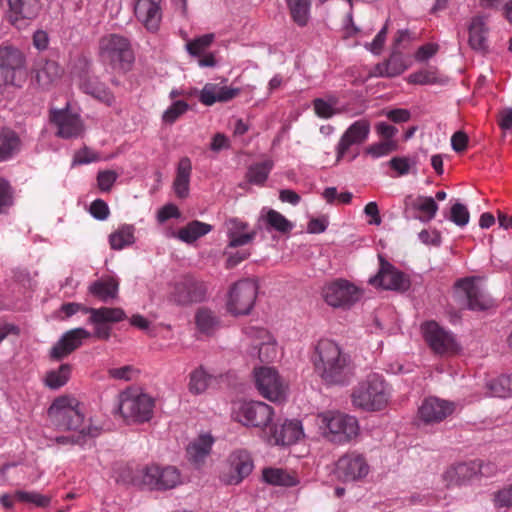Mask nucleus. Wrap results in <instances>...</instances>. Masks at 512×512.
Wrapping results in <instances>:
<instances>
[{"label":"nucleus","instance_id":"obj_1","mask_svg":"<svg viewBox=\"0 0 512 512\" xmlns=\"http://www.w3.org/2000/svg\"><path fill=\"white\" fill-rule=\"evenodd\" d=\"M315 373L327 386H346L353 376L352 359L337 342L320 339L311 357Z\"/></svg>","mask_w":512,"mask_h":512},{"label":"nucleus","instance_id":"obj_2","mask_svg":"<svg viewBox=\"0 0 512 512\" xmlns=\"http://www.w3.org/2000/svg\"><path fill=\"white\" fill-rule=\"evenodd\" d=\"M47 415L57 430L78 431V435H83V445L87 436L94 438L100 434L99 427L83 425V405L75 397L62 395L55 398L47 409Z\"/></svg>","mask_w":512,"mask_h":512},{"label":"nucleus","instance_id":"obj_3","mask_svg":"<svg viewBox=\"0 0 512 512\" xmlns=\"http://www.w3.org/2000/svg\"><path fill=\"white\" fill-rule=\"evenodd\" d=\"M132 484L140 491L164 493L182 484V474L172 465L150 464L134 473Z\"/></svg>","mask_w":512,"mask_h":512},{"label":"nucleus","instance_id":"obj_4","mask_svg":"<svg viewBox=\"0 0 512 512\" xmlns=\"http://www.w3.org/2000/svg\"><path fill=\"white\" fill-rule=\"evenodd\" d=\"M60 311L70 318L78 312L89 314L88 323L94 326L93 336L108 340L111 336V326L109 324L119 323L127 318L125 311L120 307H87L76 302L64 303Z\"/></svg>","mask_w":512,"mask_h":512},{"label":"nucleus","instance_id":"obj_5","mask_svg":"<svg viewBox=\"0 0 512 512\" xmlns=\"http://www.w3.org/2000/svg\"><path fill=\"white\" fill-rule=\"evenodd\" d=\"M391 386L378 373H370L358 383L352 392V403L365 411H380L391 398Z\"/></svg>","mask_w":512,"mask_h":512},{"label":"nucleus","instance_id":"obj_6","mask_svg":"<svg viewBox=\"0 0 512 512\" xmlns=\"http://www.w3.org/2000/svg\"><path fill=\"white\" fill-rule=\"evenodd\" d=\"M98 58L113 70L130 71L135 62L131 40L117 33L104 35L99 40Z\"/></svg>","mask_w":512,"mask_h":512},{"label":"nucleus","instance_id":"obj_7","mask_svg":"<svg viewBox=\"0 0 512 512\" xmlns=\"http://www.w3.org/2000/svg\"><path fill=\"white\" fill-rule=\"evenodd\" d=\"M155 400L140 388L129 387L120 392L118 409L127 424H144L154 414Z\"/></svg>","mask_w":512,"mask_h":512},{"label":"nucleus","instance_id":"obj_8","mask_svg":"<svg viewBox=\"0 0 512 512\" xmlns=\"http://www.w3.org/2000/svg\"><path fill=\"white\" fill-rule=\"evenodd\" d=\"M320 428L325 438L335 444H346L360 433L357 418L338 411H326L319 415Z\"/></svg>","mask_w":512,"mask_h":512},{"label":"nucleus","instance_id":"obj_9","mask_svg":"<svg viewBox=\"0 0 512 512\" xmlns=\"http://www.w3.org/2000/svg\"><path fill=\"white\" fill-rule=\"evenodd\" d=\"M168 289L167 300L176 306L186 307L207 299V284L190 273L170 282Z\"/></svg>","mask_w":512,"mask_h":512},{"label":"nucleus","instance_id":"obj_10","mask_svg":"<svg viewBox=\"0 0 512 512\" xmlns=\"http://www.w3.org/2000/svg\"><path fill=\"white\" fill-rule=\"evenodd\" d=\"M75 70L79 78V88L83 93L109 107L115 103V96L111 89L92 73L91 58L85 55L79 56L75 62Z\"/></svg>","mask_w":512,"mask_h":512},{"label":"nucleus","instance_id":"obj_11","mask_svg":"<svg viewBox=\"0 0 512 512\" xmlns=\"http://www.w3.org/2000/svg\"><path fill=\"white\" fill-rule=\"evenodd\" d=\"M256 280L245 278L231 285L228 291L226 309L233 316L249 315L258 296Z\"/></svg>","mask_w":512,"mask_h":512},{"label":"nucleus","instance_id":"obj_12","mask_svg":"<svg viewBox=\"0 0 512 512\" xmlns=\"http://www.w3.org/2000/svg\"><path fill=\"white\" fill-rule=\"evenodd\" d=\"M25 56L11 45L0 46V86L21 87L26 79Z\"/></svg>","mask_w":512,"mask_h":512},{"label":"nucleus","instance_id":"obj_13","mask_svg":"<svg viewBox=\"0 0 512 512\" xmlns=\"http://www.w3.org/2000/svg\"><path fill=\"white\" fill-rule=\"evenodd\" d=\"M421 332L428 347L436 355L455 354L461 350L456 335L434 320L422 323Z\"/></svg>","mask_w":512,"mask_h":512},{"label":"nucleus","instance_id":"obj_14","mask_svg":"<svg viewBox=\"0 0 512 512\" xmlns=\"http://www.w3.org/2000/svg\"><path fill=\"white\" fill-rule=\"evenodd\" d=\"M325 303L333 308L350 309L362 297V291L350 281L339 278L327 283L321 293Z\"/></svg>","mask_w":512,"mask_h":512},{"label":"nucleus","instance_id":"obj_15","mask_svg":"<svg viewBox=\"0 0 512 512\" xmlns=\"http://www.w3.org/2000/svg\"><path fill=\"white\" fill-rule=\"evenodd\" d=\"M379 270L369 279V284L384 290L406 292L410 289V278L390 263L382 254H378Z\"/></svg>","mask_w":512,"mask_h":512},{"label":"nucleus","instance_id":"obj_16","mask_svg":"<svg viewBox=\"0 0 512 512\" xmlns=\"http://www.w3.org/2000/svg\"><path fill=\"white\" fill-rule=\"evenodd\" d=\"M255 385L260 395L272 402L286 399V388L278 371L273 367H256L253 371Z\"/></svg>","mask_w":512,"mask_h":512},{"label":"nucleus","instance_id":"obj_17","mask_svg":"<svg viewBox=\"0 0 512 512\" xmlns=\"http://www.w3.org/2000/svg\"><path fill=\"white\" fill-rule=\"evenodd\" d=\"M235 420L246 427L265 428L273 420V408L261 401H249L242 403L233 412Z\"/></svg>","mask_w":512,"mask_h":512},{"label":"nucleus","instance_id":"obj_18","mask_svg":"<svg viewBox=\"0 0 512 512\" xmlns=\"http://www.w3.org/2000/svg\"><path fill=\"white\" fill-rule=\"evenodd\" d=\"M5 19L14 28L20 30L35 20L42 10L41 0H6Z\"/></svg>","mask_w":512,"mask_h":512},{"label":"nucleus","instance_id":"obj_19","mask_svg":"<svg viewBox=\"0 0 512 512\" xmlns=\"http://www.w3.org/2000/svg\"><path fill=\"white\" fill-rule=\"evenodd\" d=\"M454 287L466 295V306L471 311H486L494 307V300L479 285L473 277L460 278L455 282Z\"/></svg>","mask_w":512,"mask_h":512},{"label":"nucleus","instance_id":"obj_20","mask_svg":"<svg viewBox=\"0 0 512 512\" xmlns=\"http://www.w3.org/2000/svg\"><path fill=\"white\" fill-rule=\"evenodd\" d=\"M50 120L57 127L56 135L62 139L78 138L84 130L80 116L70 112L69 104L63 109H51Z\"/></svg>","mask_w":512,"mask_h":512},{"label":"nucleus","instance_id":"obj_21","mask_svg":"<svg viewBox=\"0 0 512 512\" xmlns=\"http://www.w3.org/2000/svg\"><path fill=\"white\" fill-rule=\"evenodd\" d=\"M92 333L83 327L66 331L49 351L53 361H61L82 346L83 341L92 337Z\"/></svg>","mask_w":512,"mask_h":512},{"label":"nucleus","instance_id":"obj_22","mask_svg":"<svg viewBox=\"0 0 512 512\" xmlns=\"http://www.w3.org/2000/svg\"><path fill=\"white\" fill-rule=\"evenodd\" d=\"M336 472L342 481L354 482L367 476L369 465L362 454L349 452L338 459Z\"/></svg>","mask_w":512,"mask_h":512},{"label":"nucleus","instance_id":"obj_23","mask_svg":"<svg viewBox=\"0 0 512 512\" xmlns=\"http://www.w3.org/2000/svg\"><path fill=\"white\" fill-rule=\"evenodd\" d=\"M370 129V123L366 119L353 122L341 135L335 147L336 160L343 159L351 146L364 143L369 137Z\"/></svg>","mask_w":512,"mask_h":512},{"label":"nucleus","instance_id":"obj_24","mask_svg":"<svg viewBox=\"0 0 512 512\" xmlns=\"http://www.w3.org/2000/svg\"><path fill=\"white\" fill-rule=\"evenodd\" d=\"M134 15L147 31L156 33L163 16L162 0H136Z\"/></svg>","mask_w":512,"mask_h":512},{"label":"nucleus","instance_id":"obj_25","mask_svg":"<svg viewBox=\"0 0 512 512\" xmlns=\"http://www.w3.org/2000/svg\"><path fill=\"white\" fill-rule=\"evenodd\" d=\"M455 410L453 402L438 397H427L418 409V416L426 424L440 423Z\"/></svg>","mask_w":512,"mask_h":512},{"label":"nucleus","instance_id":"obj_26","mask_svg":"<svg viewBox=\"0 0 512 512\" xmlns=\"http://www.w3.org/2000/svg\"><path fill=\"white\" fill-rule=\"evenodd\" d=\"M244 333L250 338L261 340L260 343L254 346V350H257L258 358L261 362L271 363L277 359V341L266 328L247 326L244 328Z\"/></svg>","mask_w":512,"mask_h":512},{"label":"nucleus","instance_id":"obj_27","mask_svg":"<svg viewBox=\"0 0 512 512\" xmlns=\"http://www.w3.org/2000/svg\"><path fill=\"white\" fill-rule=\"evenodd\" d=\"M482 462L471 460L459 462L450 466L442 475L448 488L462 486L470 482L474 477L482 473Z\"/></svg>","mask_w":512,"mask_h":512},{"label":"nucleus","instance_id":"obj_28","mask_svg":"<svg viewBox=\"0 0 512 512\" xmlns=\"http://www.w3.org/2000/svg\"><path fill=\"white\" fill-rule=\"evenodd\" d=\"M231 474L227 479L230 485H237L248 477L254 468L251 454L246 449H236L228 457Z\"/></svg>","mask_w":512,"mask_h":512},{"label":"nucleus","instance_id":"obj_29","mask_svg":"<svg viewBox=\"0 0 512 512\" xmlns=\"http://www.w3.org/2000/svg\"><path fill=\"white\" fill-rule=\"evenodd\" d=\"M304 436L302 422L298 419H285L276 423L270 435V441L278 446H290Z\"/></svg>","mask_w":512,"mask_h":512},{"label":"nucleus","instance_id":"obj_30","mask_svg":"<svg viewBox=\"0 0 512 512\" xmlns=\"http://www.w3.org/2000/svg\"><path fill=\"white\" fill-rule=\"evenodd\" d=\"M228 248H238L252 243L257 235L255 229L248 231L249 224L237 217L228 218L225 223Z\"/></svg>","mask_w":512,"mask_h":512},{"label":"nucleus","instance_id":"obj_31","mask_svg":"<svg viewBox=\"0 0 512 512\" xmlns=\"http://www.w3.org/2000/svg\"><path fill=\"white\" fill-rule=\"evenodd\" d=\"M88 294L103 303H108L118 297L119 281L110 275H104L91 282L87 287Z\"/></svg>","mask_w":512,"mask_h":512},{"label":"nucleus","instance_id":"obj_32","mask_svg":"<svg viewBox=\"0 0 512 512\" xmlns=\"http://www.w3.org/2000/svg\"><path fill=\"white\" fill-rule=\"evenodd\" d=\"M192 175V162L187 156L180 158L176 175L172 183V189L179 199H186L190 194V181Z\"/></svg>","mask_w":512,"mask_h":512},{"label":"nucleus","instance_id":"obj_33","mask_svg":"<svg viewBox=\"0 0 512 512\" xmlns=\"http://www.w3.org/2000/svg\"><path fill=\"white\" fill-rule=\"evenodd\" d=\"M407 68L403 54L394 49L388 59L374 66L371 76L392 78L401 75Z\"/></svg>","mask_w":512,"mask_h":512},{"label":"nucleus","instance_id":"obj_34","mask_svg":"<svg viewBox=\"0 0 512 512\" xmlns=\"http://www.w3.org/2000/svg\"><path fill=\"white\" fill-rule=\"evenodd\" d=\"M468 33V43L473 50L479 52L488 50V28L484 17H473L468 26Z\"/></svg>","mask_w":512,"mask_h":512},{"label":"nucleus","instance_id":"obj_35","mask_svg":"<svg viewBox=\"0 0 512 512\" xmlns=\"http://www.w3.org/2000/svg\"><path fill=\"white\" fill-rule=\"evenodd\" d=\"M22 141L16 131L0 127V163L13 159L20 151Z\"/></svg>","mask_w":512,"mask_h":512},{"label":"nucleus","instance_id":"obj_36","mask_svg":"<svg viewBox=\"0 0 512 512\" xmlns=\"http://www.w3.org/2000/svg\"><path fill=\"white\" fill-rule=\"evenodd\" d=\"M405 205L407 207H411L415 211L423 213L422 215L415 216L416 219L423 223H428L434 219L438 211V204L431 196H418L415 199L411 196H407L405 199Z\"/></svg>","mask_w":512,"mask_h":512},{"label":"nucleus","instance_id":"obj_37","mask_svg":"<svg viewBox=\"0 0 512 512\" xmlns=\"http://www.w3.org/2000/svg\"><path fill=\"white\" fill-rule=\"evenodd\" d=\"M258 221H263L266 230L269 232L273 230L286 234L291 232L294 228V224L290 220L274 209H262Z\"/></svg>","mask_w":512,"mask_h":512},{"label":"nucleus","instance_id":"obj_38","mask_svg":"<svg viewBox=\"0 0 512 512\" xmlns=\"http://www.w3.org/2000/svg\"><path fill=\"white\" fill-rule=\"evenodd\" d=\"M262 480L271 486L294 487L299 483L295 475L283 468L266 467L262 470Z\"/></svg>","mask_w":512,"mask_h":512},{"label":"nucleus","instance_id":"obj_39","mask_svg":"<svg viewBox=\"0 0 512 512\" xmlns=\"http://www.w3.org/2000/svg\"><path fill=\"white\" fill-rule=\"evenodd\" d=\"M212 230L213 226L211 224L199 220H192L188 222L186 226L178 230L177 238L186 244H193Z\"/></svg>","mask_w":512,"mask_h":512},{"label":"nucleus","instance_id":"obj_40","mask_svg":"<svg viewBox=\"0 0 512 512\" xmlns=\"http://www.w3.org/2000/svg\"><path fill=\"white\" fill-rule=\"evenodd\" d=\"M63 73L59 63L54 60H46L43 65L36 70V82L42 89H48L52 83L58 80Z\"/></svg>","mask_w":512,"mask_h":512},{"label":"nucleus","instance_id":"obj_41","mask_svg":"<svg viewBox=\"0 0 512 512\" xmlns=\"http://www.w3.org/2000/svg\"><path fill=\"white\" fill-rule=\"evenodd\" d=\"M135 226L133 224H122L108 237L112 250L120 251L135 243Z\"/></svg>","mask_w":512,"mask_h":512},{"label":"nucleus","instance_id":"obj_42","mask_svg":"<svg viewBox=\"0 0 512 512\" xmlns=\"http://www.w3.org/2000/svg\"><path fill=\"white\" fill-rule=\"evenodd\" d=\"M71 373V364L63 363L58 368L47 371L43 383L50 390H58L68 383Z\"/></svg>","mask_w":512,"mask_h":512},{"label":"nucleus","instance_id":"obj_43","mask_svg":"<svg viewBox=\"0 0 512 512\" xmlns=\"http://www.w3.org/2000/svg\"><path fill=\"white\" fill-rule=\"evenodd\" d=\"M273 167L274 162L271 159L251 164L246 172V180L252 185L264 186Z\"/></svg>","mask_w":512,"mask_h":512},{"label":"nucleus","instance_id":"obj_44","mask_svg":"<svg viewBox=\"0 0 512 512\" xmlns=\"http://www.w3.org/2000/svg\"><path fill=\"white\" fill-rule=\"evenodd\" d=\"M292 20L299 26L305 27L310 20L312 0H286Z\"/></svg>","mask_w":512,"mask_h":512},{"label":"nucleus","instance_id":"obj_45","mask_svg":"<svg viewBox=\"0 0 512 512\" xmlns=\"http://www.w3.org/2000/svg\"><path fill=\"white\" fill-rule=\"evenodd\" d=\"M197 329L208 336L213 335L220 327V319L209 309H199L195 314Z\"/></svg>","mask_w":512,"mask_h":512},{"label":"nucleus","instance_id":"obj_46","mask_svg":"<svg viewBox=\"0 0 512 512\" xmlns=\"http://www.w3.org/2000/svg\"><path fill=\"white\" fill-rule=\"evenodd\" d=\"M213 378V375L208 373L202 365L199 366L189 375V392L193 395H200L204 393Z\"/></svg>","mask_w":512,"mask_h":512},{"label":"nucleus","instance_id":"obj_47","mask_svg":"<svg viewBox=\"0 0 512 512\" xmlns=\"http://www.w3.org/2000/svg\"><path fill=\"white\" fill-rule=\"evenodd\" d=\"M213 444L211 434H202L187 447V453L194 461H201L210 454Z\"/></svg>","mask_w":512,"mask_h":512},{"label":"nucleus","instance_id":"obj_48","mask_svg":"<svg viewBox=\"0 0 512 512\" xmlns=\"http://www.w3.org/2000/svg\"><path fill=\"white\" fill-rule=\"evenodd\" d=\"M489 393L493 397L508 398L512 397V373L502 374L491 379L487 383Z\"/></svg>","mask_w":512,"mask_h":512},{"label":"nucleus","instance_id":"obj_49","mask_svg":"<svg viewBox=\"0 0 512 512\" xmlns=\"http://www.w3.org/2000/svg\"><path fill=\"white\" fill-rule=\"evenodd\" d=\"M337 103L335 96H329L327 100L323 98H315L312 102L315 114L322 119H329L337 112L334 105Z\"/></svg>","mask_w":512,"mask_h":512},{"label":"nucleus","instance_id":"obj_50","mask_svg":"<svg viewBox=\"0 0 512 512\" xmlns=\"http://www.w3.org/2000/svg\"><path fill=\"white\" fill-rule=\"evenodd\" d=\"M190 109V105L184 100H175L171 105L163 112L162 121L165 124L175 123L183 114Z\"/></svg>","mask_w":512,"mask_h":512},{"label":"nucleus","instance_id":"obj_51","mask_svg":"<svg viewBox=\"0 0 512 512\" xmlns=\"http://www.w3.org/2000/svg\"><path fill=\"white\" fill-rule=\"evenodd\" d=\"M14 498L23 503H31L34 504L36 507L45 508L50 505L51 498L40 494L38 492H29V491H23V490H17L14 494Z\"/></svg>","mask_w":512,"mask_h":512},{"label":"nucleus","instance_id":"obj_52","mask_svg":"<svg viewBox=\"0 0 512 512\" xmlns=\"http://www.w3.org/2000/svg\"><path fill=\"white\" fill-rule=\"evenodd\" d=\"M214 40L213 34H204L199 36L186 44V50L192 57H200Z\"/></svg>","mask_w":512,"mask_h":512},{"label":"nucleus","instance_id":"obj_53","mask_svg":"<svg viewBox=\"0 0 512 512\" xmlns=\"http://www.w3.org/2000/svg\"><path fill=\"white\" fill-rule=\"evenodd\" d=\"M14 204V189L10 182L0 177V214H4Z\"/></svg>","mask_w":512,"mask_h":512},{"label":"nucleus","instance_id":"obj_54","mask_svg":"<svg viewBox=\"0 0 512 512\" xmlns=\"http://www.w3.org/2000/svg\"><path fill=\"white\" fill-rule=\"evenodd\" d=\"M397 148V144L394 140L377 142L369 145L365 152L371 157L378 159L383 156L388 155L389 153L395 151Z\"/></svg>","mask_w":512,"mask_h":512},{"label":"nucleus","instance_id":"obj_55","mask_svg":"<svg viewBox=\"0 0 512 512\" xmlns=\"http://www.w3.org/2000/svg\"><path fill=\"white\" fill-rule=\"evenodd\" d=\"M493 505L496 509H508L512 507V484L493 493Z\"/></svg>","mask_w":512,"mask_h":512},{"label":"nucleus","instance_id":"obj_56","mask_svg":"<svg viewBox=\"0 0 512 512\" xmlns=\"http://www.w3.org/2000/svg\"><path fill=\"white\" fill-rule=\"evenodd\" d=\"M470 213L468 208L460 203L456 202L452 205L450 211V220L459 227H464L469 223Z\"/></svg>","mask_w":512,"mask_h":512},{"label":"nucleus","instance_id":"obj_57","mask_svg":"<svg viewBox=\"0 0 512 512\" xmlns=\"http://www.w3.org/2000/svg\"><path fill=\"white\" fill-rule=\"evenodd\" d=\"M408 83L414 85H429L436 84V74L427 69H421L411 73L407 78Z\"/></svg>","mask_w":512,"mask_h":512},{"label":"nucleus","instance_id":"obj_58","mask_svg":"<svg viewBox=\"0 0 512 512\" xmlns=\"http://www.w3.org/2000/svg\"><path fill=\"white\" fill-rule=\"evenodd\" d=\"M416 164L415 160H412L404 156H395L391 158L388 165L396 171L397 176H404L410 172L413 165Z\"/></svg>","mask_w":512,"mask_h":512},{"label":"nucleus","instance_id":"obj_59","mask_svg":"<svg viewBox=\"0 0 512 512\" xmlns=\"http://www.w3.org/2000/svg\"><path fill=\"white\" fill-rule=\"evenodd\" d=\"M118 175L115 171L104 170L97 174V185L102 192H108L115 184Z\"/></svg>","mask_w":512,"mask_h":512},{"label":"nucleus","instance_id":"obj_60","mask_svg":"<svg viewBox=\"0 0 512 512\" xmlns=\"http://www.w3.org/2000/svg\"><path fill=\"white\" fill-rule=\"evenodd\" d=\"M91 216L98 220L104 221L109 217L110 210L108 204L103 199H95L89 208Z\"/></svg>","mask_w":512,"mask_h":512},{"label":"nucleus","instance_id":"obj_61","mask_svg":"<svg viewBox=\"0 0 512 512\" xmlns=\"http://www.w3.org/2000/svg\"><path fill=\"white\" fill-rule=\"evenodd\" d=\"M388 29V21L386 24L378 31L374 39L371 43L366 44V49H368L374 55H380L386 41Z\"/></svg>","mask_w":512,"mask_h":512},{"label":"nucleus","instance_id":"obj_62","mask_svg":"<svg viewBox=\"0 0 512 512\" xmlns=\"http://www.w3.org/2000/svg\"><path fill=\"white\" fill-rule=\"evenodd\" d=\"M181 216L179 208L173 204V203H167L163 205L158 211H157V221L159 223H165L169 219L172 218H179Z\"/></svg>","mask_w":512,"mask_h":512},{"label":"nucleus","instance_id":"obj_63","mask_svg":"<svg viewBox=\"0 0 512 512\" xmlns=\"http://www.w3.org/2000/svg\"><path fill=\"white\" fill-rule=\"evenodd\" d=\"M135 373H138V370L135 369L132 365H125L118 368H110L108 370V374L111 378L124 381L132 380L133 375Z\"/></svg>","mask_w":512,"mask_h":512},{"label":"nucleus","instance_id":"obj_64","mask_svg":"<svg viewBox=\"0 0 512 512\" xmlns=\"http://www.w3.org/2000/svg\"><path fill=\"white\" fill-rule=\"evenodd\" d=\"M231 148V141L228 136L224 133H216L213 135L209 149L214 153H219L224 150H229Z\"/></svg>","mask_w":512,"mask_h":512}]
</instances>
